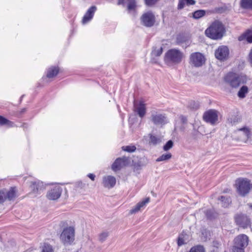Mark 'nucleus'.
<instances>
[{"instance_id":"31","label":"nucleus","mask_w":252,"mask_h":252,"mask_svg":"<svg viewBox=\"0 0 252 252\" xmlns=\"http://www.w3.org/2000/svg\"><path fill=\"white\" fill-rule=\"evenodd\" d=\"M238 122V118L237 116L231 115L229 116L227 118V122L228 123L233 125L236 124Z\"/></svg>"},{"instance_id":"13","label":"nucleus","mask_w":252,"mask_h":252,"mask_svg":"<svg viewBox=\"0 0 252 252\" xmlns=\"http://www.w3.org/2000/svg\"><path fill=\"white\" fill-rule=\"evenodd\" d=\"M62 189L60 187H55L48 191L47 197L49 200H55L58 199L61 195Z\"/></svg>"},{"instance_id":"46","label":"nucleus","mask_w":252,"mask_h":252,"mask_svg":"<svg viewBox=\"0 0 252 252\" xmlns=\"http://www.w3.org/2000/svg\"><path fill=\"white\" fill-rule=\"evenodd\" d=\"M185 1L187 5H193L195 3L194 0H185Z\"/></svg>"},{"instance_id":"14","label":"nucleus","mask_w":252,"mask_h":252,"mask_svg":"<svg viewBox=\"0 0 252 252\" xmlns=\"http://www.w3.org/2000/svg\"><path fill=\"white\" fill-rule=\"evenodd\" d=\"M237 134L239 138L236 139L237 140L246 142L250 138L251 132L249 128L243 127L238 130Z\"/></svg>"},{"instance_id":"11","label":"nucleus","mask_w":252,"mask_h":252,"mask_svg":"<svg viewBox=\"0 0 252 252\" xmlns=\"http://www.w3.org/2000/svg\"><path fill=\"white\" fill-rule=\"evenodd\" d=\"M142 24L147 27H152L155 23V17L151 12H146L141 17Z\"/></svg>"},{"instance_id":"10","label":"nucleus","mask_w":252,"mask_h":252,"mask_svg":"<svg viewBox=\"0 0 252 252\" xmlns=\"http://www.w3.org/2000/svg\"><path fill=\"white\" fill-rule=\"evenodd\" d=\"M129 163L128 158L123 157L117 158L112 165V169L114 171L121 170L124 167L127 166Z\"/></svg>"},{"instance_id":"9","label":"nucleus","mask_w":252,"mask_h":252,"mask_svg":"<svg viewBox=\"0 0 252 252\" xmlns=\"http://www.w3.org/2000/svg\"><path fill=\"white\" fill-rule=\"evenodd\" d=\"M229 50L226 46H220L216 50L215 53V57L219 60L224 61L229 57Z\"/></svg>"},{"instance_id":"21","label":"nucleus","mask_w":252,"mask_h":252,"mask_svg":"<svg viewBox=\"0 0 252 252\" xmlns=\"http://www.w3.org/2000/svg\"><path fill=\"white\" fill-rule=\"evenodd\" d=\"M188 235L184 232L180 234L178 238V245L179 246H181L186 244L188 241Z\"/></svg>"},{"instance_id":"12","label":"nucleus","mask_w":252,"mask_h":252,"mask_svg":"<svg viewBox=\"0 0 252 252\" xmlns=\"http://www.w3.org/2000/svg\"><path fill=\"white\" fill-rule=\"evenodd\" d=\"M248 243L249 237L245 234H240L235 238L233 246L245 249Z\"/></svg>"},{"instance_id":"23","label":"nucleus","mask_w":252,"mask_h":252,"mask_svg":"<svg viewBox=\"0 0 252 252\" xmlns=\"http://www.w3.org/2000/svg\"><path fill=\"white\" fill-rule=\"evenodd\" d=\"M4 190H5V193H6V198L8 200H11L16 197V190L15 187L11 188L8 191L6 189H4Z\"/></svg>"},{"instance_id":"34","label":"nucleus","mask_w":252,"mask_h":252,"mask_svg":"<svg viewBox=\"0 0 252 252\" xmlns=\"http://www.w3.org/2000/svg\"><path fill=\"white\" fill-rule=\"evenodd\" d=\"M108 236H109V233L108 232L104 231V232H101L98 235L99 241L101 243L104 242Z\"/></svg>"},{"instance_id":"45","label":"nucleus","mask_w":252,"mask_h":252,"mask_svg":"<svg viewBox=\"0 0 252 252\" xmlns=\"http://www.w3.org/2000/svg\"><path fill=\"white\" fill-rule=\"evenodd\" d=\"M206 216L207 218L211 219L213 217L212 215V212L211 210H207L206 212Z\"/></svg>"},{"instance_id":"28","label":"nucleus","mask_w":252,"mask_h":252,"mask_svg":"<svg viewBox=\"0 0 252 252\" xmlns=\"http://www.w3.org/2000/svg\"><path fill=\"white\" fill-rule=\"evenodd\" d=\"M219 199L220 201L221 206L223 207H228L231 202L230 197H226L224 196H221Z\"/></svg>"},{"instance_id":"3","label":"nucleus","mask_w":252,"mask_h":252,"mask_svg":"<svg viewBox=\"0 0 252 252\" xmlns=\"http://www.w3.org/2000/svg\"><path fill=\"white\" fill-rule=\"evenodd\" d=\"M183 53L180 50L172 49L165 54L164 61L167 64H178L182 62Z\"/></svg>"},{"instance_id":"19","label":"nucleus","mask_w":252,"mask_h":252,"mask_svg":"<svg viewBox=\"0 0 252 252\" xmlns=\"http://www.w3.org/2000/svg\"><path fill=\"white\" fill-rule=\"evenodd\" d=\"M30 188L32 192L36 193H39L40 191L43 190L45 189L43 183L40 181L32 182Z\"/></svg>"},{"instance_id":"7","label":"nucleus","mask_w":252,"mask_h":252,"mask_svg":"<svg viewBox=\"0 0 252 252\" xmlns=\"http://www.w3.org/2000/svg\"><path fill=\"white\" fill-rule=\"evenodd\" d=\"M219 112L215 109H210L204 112L203 119L206 123L215 125L218 121Z\"/></svg>"},{"instance_id":"33","label":"nucleus","mask_w":252,"mask_h":252,"mask_svg":"<svg viewBox=\"0 0 252 252\" xmlns=\"http://www.w3.org/2000/svg\"><path fill=\"white\" fill-rule=\"evenodd\" d=\"M122 149L123 151L128 152V153H132L134 152L136 149V148L134 145H128V146H123L122 147Z\"/></svg>"},{"instance_id":"49","label":"nucleus","mask_w":252,"mask_h":252,"mask_svg":"<svg viewBox=\"0 0 252 252\" xmlns=\"http://www.w3.org/2000/svg\"><path fill=\"white\" fill-rule=\"evenodd\" d=\"M249 60L250 63L252 64V49H251V52L249 54Z\"/></svg>"},{"instance_id":"35","label":"nucleus","mask_w":252,"mask_h":252,"mask_svg":"<svg viewBox=\"0 0 252 252\" xmlns=\"http://www.w3.org/2000/svg\"><path fill=\"white\" fill-rule=\"evenodd\" d=\"M160 142H161V140L160 138H159L155 136L150 135V143H152L153 145H156L159 143Z\"/></svg>"},{"instance_id":"29","label":"nucleus","mask_w":252,"mask_h":252,"mask_svg":"<svg viewBox=\"0 0 252 252\" xmlns=\"http://www.w3.org/2000/svg\"><path fill=\"white\" fill-rule=\"evenodd\" d=\"M248 93V88L246 86H243L238 93V96L241 98L245 97L246 94Z\"/></svg>"},{"instance_id":"44","label":"nucleus","mask_w":252,"mask_h":252,"mask_svg":"<svg viewBox=\"0 0 252 252\" xmlns=\"http://www.w3.org/2000/svg\"><path fill=\"white\" fill-rule=\"evenodd\" d=\"M180 118L182 124H184L187 123V119L185 116L182 115L180 117Z\"/></svg>"},{"instance_id":"30","label":"nucleus","mask_w":252,"mask_h":252,"mask_svg":"<svg viewBox=\"0 0 252 252\" xmlns=\"http://www.w3.org/2000/svg\"><path fill=\"white\" fill-rule=\"evenodd\" d=\"M172 157V155L170 153H168L166 154H163L161 156H160L159 157H158L156 161L157 162H160L162 161H165L171 158Z\"/></svg>"},{"instance_id":"43","label":"nucleus","mask_w":252,"mask_h":252,"mask_svg":"<svg viewBox=\"0 0 252 252\" xmlns=\"http://www.w3.org/2000/svg\"><path fill=\"white\" fill-rule=\"evenodd\" d=\"M158 0H145V3L148 5H152L157 2Z\"/></svg>"},{"instance_id":"47","label":"nucleus","mask_w":252,"mask_h":252,"mask_svg":"<svg viewBox=\"0 0 252 252\" xmlns=\"http://www.w3.org/2000/svg\"><path fill=\"white\" fill-rule=\"evenodd\" d=\"M87 176L89 178H90L92 181H94L95 177V175L92 173H89V174H88Z\"/></svg>"},{"instance_id":"36","label":"nucleus","mask_w":252,"mask_h":252,"mask_svg":"<svg viewBox=\"0 0 252 252\" xmlns=\"http://www.w3.org/2000/svg\"><path fill=\"white\" fill-rule=\"evenodd\" d=\"M53 250L52 246L48 244H44L42 247L41 252H53Z\"/></svg>"},{"instance_id":"8","label":"nucleus","mask_w":252,"mask_h":252,"mask_svg":"<svg viewBox=\"0 0 252 252\" xmlns=\"http://www.w3.org/2000/svg\"><path fill=\"white\" fill-rule=\"evenodd\" d=\"M205 58L201 53L195 52L189 57V63L195 67H200L205 63Z\"/></svg>"},{"instance_id":"26","label":"nucleus","mask_w":252,"mask_h":252,"mask_svg":"<svg viewBox=\"0 0 252 252\" xmlns=\"http://www.w3.org/2000/svg\"><path fill=\"white\" fill-rule=\"evenodd\" d=\"M59 73V68L56 67H51L47 71V77L49 78H53L56 76Z\"/></svg>"},{"instance_id":"6","label":"nucleus","mask_w":252,"mask_h":252,"mask_svg":"<svg viewBox=\"0 0 252 252\" xmlns=\"http://www.w3.org/2000/svg\"><path fill=\"white\" fill-rule=\"evenodd\" d=\"M151 113L150 120L154 125L161 126L168 122V118L165 114L156 110L152 111Z\"/></svg>"},{"instance_id":"22","label":"nucleus","mask_w":252,"mask_h":252,"mask_svg":"<svg viewBox=\"0 0 252 252\" xmlns=\"http://www.w3.org/2000/svg\"><path fill=\"white\" fill-rule=\"evenodd\" d=\"M246 39L249 43H252V31L248 30L245 33L239 37V40L242 41L243 39Z\"/></svg>"},{"instance_id":"39","label":"nucleus","mask_w":252,"mask_h":252,"mask_svg":"<svg viewBox=\"0 0 252 252\" xmlns=\"http://www.w3.org/2000/svg\"><path fill=\"white\" fill-rule=\"evenodd\" d=\"M185 3H186L185 0H179L178 4V9L181 10L183 9L185 6Z\"/></svg>"},{"instance_id":"40","label":"nucleus","mask_w":252,"mask_h":252,"mask_svg":"<svg viewBox=\"0 0 252 252\" xmlns=\"http://www.w3.org/2000/svg\"><path fill=\"white\" fill-rule=\"evenodd\" d=\"M8 120L3 117L0 116V125H4L7 124Z\"/></svg>"},{"instance_id":"32","label":"nucleus","mask_w":252,"mask_h":252,"mask_svg":"<svg viewBox=\"0 0 252 252\" xmlns=\"http://www.w3.org/2000/svg\"><path fill=\"white\" fill-rule=\"evenodd\" d=\"M163 52V48L162 47L157 48V47H154L152 50V54L153 56L158 57L160 56Z\"/></svg>"},{"instance_id":"27","label":"nucleus","mask_w":252,"mask_h":252,"mask_svg":"<svg viewBox=\"0 0 252 252\" xmlns=\"http://www.w3.org/2000/svg\"><path fill=\"white\" fill-rule=\"evenodd\" d=\"M127 9L129 12H135L137 7L135 0H127Z\"/></svg>"},{"instance_id":"2","label":"nucleus","mask_w":252,"mask_h":252,"mask_svg":"<svg viewBox=\"0 0 252 252\" xmlns=\"http://www.w3.org/2000/svg\"><path fill=\"white\" fill-rule=\"evenodd\" d=\"M67 223L65 221H62L60 226L63 227V231L60 235V239L64 245H70L74 240L75 229L73 226H66Z\"/></svg>"},{"instance_id":"24","label":"nucleus","mask_w":252,"mask_h":252,"mask_svg":"<svg viewBox=\"0 0 252 252\" xmlns=\"http://www.w3.org/2000/svg\"><path fill=\"white\" fill-rule=\"evenodd\" d=\"M209 11L205 10H198L192 13V17L195 19H199L204 16Z\"/></svg>"},{"instance_id":"4","label":"nucleus","mask_w":252,"mask_h":252,"mask_svg":"<svg viewBox=\"0 0 252 252\" xmlns=\"http://www.w3.org/2000/svg\"><path fill=\"white\" fill-rule=\"evenodd\" d=\"M224 80L226 84L233 88H238L241 84L245 82L242 76L233 72L227 73L225 76Z\"/></svg>"},{"instance_id":"5","label":"nucleus","mask_w":252,"mask_h":252,"mask_svg":"<svg viewBox=\"0 0 252 252\" xmlns=\"http://www.w3.org/2000/svg\"><path fill=\"white\" fill-rule=\"evenodd\" d=\"M235 186L239 194L243 196L248 194L252 188V184L247 179H237L236 181Z\"/></svg>"},{"instance_id":"38","label":"nucleus","mask_w":252,"mask_h":252,"mask_svg":"<svg viewBox=\"0 0 252 252\" xmlns=\"http://www.w3.org/2000/svg\"><path fill=\"white\" fill-rule=\"evenodd\" d=\"M6 193L4 189L0 191V204L2 203L6 199Z\"/></svg>"},{"instance_id":"17","label":"nucleus","mask_w":252,"mask_h":252,"mask_svg":"<svg viewBox=\"0 0 252 252\" xmlns=\"http://www.w3.org/2000/svg\"><path fill=\"white\" fill-rule=\"evenodd\" d=\"M236 223L240 226L245 228L247 227L250 223V220L247 216L244 215H237L235 217Z\"/></svg>"},{"instance_id":"25","label":"nucleus","mask_w":252,"mask_h":252,"mask_svg":"<svg viewBox=\"0 0 252 252\" xmlns=\"http://www.w3.org/2000/svg\"><path fill=\"white\" fill-rule=\"evenodd\" d=\"M240 5L243 9L252 10V0H241Z\"/></svg>"},{"instance_id":"18","label":"nucleus","mask_w":252,"mask_h":252,"mask_svg":"<svg viewBox=\"0 0 252 252\" xmlns=\"http://www.w3.org/2000/svg\"><path fill=\"white\" fill-rule=\"evenodd\" d=\"M150 197H146L142 201L139 202L131 210H130V213L131 214L136 213L140 211L142 208H145L146 205L150 202Z\"/></svg>"},{"instance_id":"42","label":"nucleus","mask_w":252,"mask_h":252,"mask_svg":"<svg viewBox=\"0 0 252 252\" xmlns=\"http://www.w3.org/2000/svg\"><path fill=\"white\" fill-rule=\"evenodd\" d=\"M185 41L186 40L181 35H179L177 38V43L178 44H181Z\"/></svg>"},{"instance_id":"16","label":"nucleus","mask_w":252,"mask_h":252,"mask_svg":"<svg viewBox=\"0 0 252 252\" xmlns=\"http://www.w3.org/2000/svg\"><path fill=\"white\" fill-rule=\"evenodd\" d=\"M116 183L115 177L112 176H106L103 177L102 180L103 186L106 188L110 189L113 188Z\"/></svg>"},{"instance_id":"37","label":"nucleus","mask_w":252,"mask_h":252,"mask_svg":"<svg viewBox=\"0 0 252 252\" xmlns=\"http://www.w3.org/2000/svg\"><path fill=\"white\" fill-rule=\"evenodd\" d=\"M173 146V142L172 140H169L163 146V149L164 151L170 150Z\"/></svg>"},{"instance_id":"20","label":"nucleus","mask_w":252,"mask_h":252,"mask_svg":"<svg viewBox=\"0 0 252 252\" xmlns=\"http://www.w3.org/2000/svg\"><path fill=\"white\" fill-rule=\"evenodd\" d=\"M134 108L135 111L137 113L140 117L143 118L145 115L146 108L145 104L143 102L140 101L138 105L134 104Z\"/></svg>"},{"instance_id":"1","label":"nucleus","mask_w":252,"mask_h":252,"mask_svg":"<svg viewBox=\"0 0 252 252\" xmlns=\"http://www.w3.org/2000/svg\"><path fill=\"white\" fill-rule=\"evenodd\" d=\"M225 32L222 24L218 21L213 22L205 31L206 35L213 39H221Z\"/></svg>"},{"instance_id":"51","label":"nucleus","mask_w":252,"mask_h":252,"mask_svg":"<svg viewBox=\"0 0 252 252\" xmlns=\"http://www.w3.org/2000/svg\"><path fill=\"white\" fill-rule=\"evenodd\" d=\"M250 207L252 209V204H250Z\"/></svg>"},{"instance_id":"15","label":"nucleus","mask_w":252,"mask_h":252,"mask_svg":"<svg viewBox=\"0 0 252 252\" xmlns=\"http://www.w3.org/2000/svg\"><path fill=\"white\" fill-rule=\"evenodd\" d=\"M97 8L95 6H92L86 12L82 20V23L84 25L90 22L93 18Z\"/></svg>"},{"instance_id":"48","label":"nucleus","mask_w":252,"mask_h":252,"mask_svg":"<svg viewBox=\"0 0 252 252\" xmlns=\"http://www.w3.org/2000/svg\"><path fill=\"white\" fill-rule=\"evenodd\" d=\"M6 125H7L9 127H12L14 126V123L8 120V122Z\"/></svg>"},{"instance_id":"41","label":"nucleus","mask_w":252,"mask_h":252,"mask_svg":"<svg viewBox=\"0 0 252 252\" xmlns=\"http://www.w3.org/2000/svg\"><path fill=\"white\" fill-rule=\"evenodd\" d=\"M232 252H244V249L233 246Z\"/></svg>"},{"instance_id":"50","label":"nucleus","mask_w":252,"mask_h":252,"mask_svg":"<svg viewBox=\"0 0 252 252\" xmlns=\"http://www.w3.org/2000/svg\"><path fill=\"white\" fill-rule=\"evenodd\" d=\"M124 4V0H118V5Z\"/></svg>"}]
</instances>
